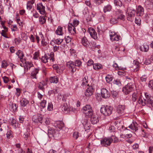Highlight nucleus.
Listing matches in <instances>:
<instances>
[{"instance_id": "f257e3e1", "label": "nucleus", "mask_w": 153, "mask_h": 153, "mask_svg": "<svg viewBox=\"0 0 153 153\" xmlns=\"http://www.w3.org/2000/svg\"><path fill=\"white\" fill-rule=\"evenodd\" d=\"M138 103L143 106L146 105L153 108V98L147 93L145 94V97H143L140 95L139 97Z\"/></svg>"}, {"instance_id": "f03ea898", "label": "nucleus", "mask_w": 153, "mask_h": 153, "mask_svg": "<svg viewBox=\"0 0 153 153\" xmlns=\"http://www.w3.org/2000/svg\"><path fill=\"white\" fill-rule=\"evenodd\" d=\"M81 64V61L79 60H76L74 62L72 61H69L67 63V66L70 69H71L72 73L75 71L76 66L79 67Z\"/></svg>"}, {"instance_id": "7ed1b4c3", "label": "nucleus", "mask_w": 153, "mask_h": 153, "mask_svg": "<svg viewBox=\"0 0 153 153\" xmlns=\"http://www.w3.org/2000/svg\"><path fill=\"white\" fill-rule=\"evenodd\" d=\"M113 107L111 106L106 105L102 106L100 109V112L105 116H108L112 113Z\"/></svg>"}, {"instance_id": "20e7f679", "label": "nucleus", "mask_w": 153, "mask_h": 153, "mask_svg": "<svg viewBox=\"0 0 153 153\" xmlns=\"http://www.w3.org/2000/svg\"><path fill=\"white\" fill-rule=\"evenodd\" d=\"M82 111L86 116H90L93 114L92 109L89 105H87L82 108Z\"/></svg>"}, {"instance_id": "39448f33", "label": "nucleus", "mask_w": 153, "mask_h": 153, "mask_svg": "<svg viewBox=\"0 0 153 153\" xmlns=\"http://www.w3.org/2000/svg\"><path fill=\"white\" fill-rule=\"evenodd\" d=\"M133 86V85L131 83H128L123 88V92L126 94H128L130 92L132 91Z\"/></svg>"}, {"instance_id": "423d86ee", "label": "nucleus", "mask_w": 153, "mask_h": 153, "mask_svg": "<svg viewBox=\"0 0 153 153\" xmlns=\"http://www.w3.org/2000/svg\"><path fill=\"white\" fill-rule=\"evenodd\" d=\"M48 134L49 137H56L59 134V131H55L54 129L50 128L48 130Z\"/></svg>"}, {"instance_id": "0eeeda50", "label": "nucleus", "mask_w": 153, "mask_h": 153, "mask_svg": "<svg viewBox=\"0 0 153 153\" xmlns=\"http://www.w3.org/2000/svg\"><path fill=\"white\" fill-rule=\"evenodd\" d=\"M110 39L112 41H118L120 39V36L117 35L116 33L111 31L109 33Z\"/></svg>"}, {"instance_id": "6e6552de", "label": "nucleus", "mask_w": 153, "mask_h": 153, "mask_svg": "<svg viewBox=\"0 0 153 153\" xmlns=\"http://www.w3.org/2000/svg\"><path fill=\"white\" fill-rule=\"evenodd\" d=\"M111 141L109 137L104 138L101 139V144L103 146L107 147L110 146L111 143Z\"/></svg>"}, {"instance_id": "1a4fd4ad", "label": "nucleus", "mask_w": 153, "mask_h": 153, "mask_svg": "<svg viewBox=\"0 0 153 153\" xmlns=\"http://www.w3.org/2000/svg\"><path fill=\"white\" fill-rule=\"evenodd\" d=\"M88 87L85 92V95L86 96L88 97L92 95L94 90L93 86H89V84H88Z\"/></svg>"}, {"instance_id": "9d476101", "label": "nucleus", "mask_w": 153, "mask_h": 153, "mask_svg": "<svg viewBox=\"0 0 153 153\" xmlns=\"http://www.w3.org/2000/svg\"><path fill=\"white\" fill-rule=\"evenodd\" d=\"M135 13V10L132 9L129 10L127 16V20L131 22L134 19Z\"/></svg>"}, {"instance_id": "9b49d317", "label": "nucleus", "mask_w": 153, "mask_h": 153, "mask_svg": "<svg viewBox=\"0 0 153 153\" xmlns=\"http://www.w3.org/2000/svg\"><path fill=\"white\" fill-rule=\"evenodd\" d=\"M101 93L102 97L104 98H107L110 95L109 91L106 89L105 88L101 89Z\"/></svg>"}, {"instance_id": "f8f14e48", "label": "nucleus", "mask_w": 153, "mask_h": 153, "mask_svg": "<svg viewBox=\"0 0 153 153\" xmlns=\"http://www.w3.org/2000/svg\"><path fill=\"white\" fill-rule=\"evenodd\" d=\"M125 106L122 105H119L117 107V112L120 116L122 115L124 113Z\"/></svg>"}, {"instance_id": "ddd939ff", "label": "nucleus", "mask_w": 153, "mask_h": 153, "mask_svg": "<svg viewBox=\"0 0 153 153\" xmlns=\"http://www.w3.org/2000/svg\"><path fill=\"white\" fill-rule=\"evenodd\" d=\"M33 121L35 123L38 124L42 122V117L41 116H33L32 118Z\"/></svg>"}, {"instance_id": "4468645a", "label": "nucleus", "mask_w": 153, "mask_h": 153, "mask_svg": "<svg viewBox=\"0 0 153 153\" xmlns=\"http://www.w3.org/2000/svg\"><path fill=\"white\" fill-rule=\"evenodd\" d=\"M16 54L18 56L19 58H20V60L21 62L23 63H26V61L25 60V59L23 58L24 54L22 51L18 50Z\"/></svg>"}, {"instance_id": "2eb2a0df", "label": "nucleus", "mask_w": 153, "mask_h": 153, "mask_svg": "<svg viewBox=\"0 0 153 153\" xmlns=\"http://www.w3.org/2000/svg\"><path fill=\"white\" fill-rule=\"evenodd\" d=\"M39 69L38 68H34L31 73L30 77L32 79H36L37 78V74L38 73Z\"/></svg>"}, {"instance_id": "dca6fc26", "label": "nucleus", "mask_w": 153, "mask_h": 153, "mask_svg": "<svg viewBox=\"0 0 153 153\" xmlns=\"http://www.w3.org/2000/svg\"><path fill=\"white\" fill-rule=\"evenodd\" d=\"M90 121L91 123L93 124H96L99 121V119L97 116L92 114L91 115Z\"/></svg>"}, {"instance_id": "f3484780", "label": "nucleus", "mask_w": 153, "mask_h": 153, "mask_svg": "<svg viewBox=\"0 0 153 153\" xmlns=\"http://www.w3.org/2000/svg\"><path fill=\"white\" fill-rule=\"evenodd\" d=\"M68 30L71 34L74 35L76 33V29L75 27L72 24H69L68 26Z\"/></svg>"}, {"instance_id": "a211bd4d", "label": "nucleus", "mask_w": 153, "mask_h": 153, "mask_svg": "<svg viewBox=\"0 0 153 153\" xmlns=\"http://www.w3.org/2000/svg\"><path fill=\"white\" fill-rule=\"evenodd\" d=\"M144 9L140 6H138L137 8L136 13L137 16H141L143 14Z\"/></svg>"}, {"instance_id": "6ab92c4d", "label": "nucleus", "mask_w": 153, "mask_h": 153, "mask_svg": "<svg viewBox=\"0 0 153 153\" xmlns=\"http://www.w3.org/2000/svg\"><path fill=\"white\" fill-rule=\"evenodd\" d=\"M134 131H136L138 130V124L136 122H133L128 127Z\"/></svg>"}, {"instance_id": "aec40b11", "label": "nucleus", "mask_w": 153, "mask_h": 153, "mask_svg": "<svg viewBox=\"0 0 153 153\" xmlns=\"http://www.w3.org/2000/svg\"><path fill=\"white\" fill-rule=\"evenodd\" d=\"M88 30L89 33L92 38L94 39L97 38V34L95 32L94 30L92 28L90 27L88 28Z\"/></svg>"}, {"instance_id": "412c9836", "label": "nucleus", "mask_w": 153, "mask_h": 153, "mask_svg": "<svg viewBox=\"0 0 153 153\" xmlns=\"http://www.w3.org/2000/svg\"><path fill=\"white\" fill-rule=\"evenodd\" d=\"M9 107L10 110L13 112L16 111L17 108L16 104L11 102L9 104Z\"/></svg>"}, {"instance_id": "4be33fe9", "label": "nucleus", "mask_w": 153, "mask_h": 153, "mask_svg": "<svg viewBox=\"0 0 153 153\" xmlns=\"http://www.w3.org/2000/svg\"><path fill=\"white\" fill-rule=\"evenodd\" d=\"M145 5L148 9H151L153 5V0H146Z\"/></svg>"}, {"instance_id": "5701e85b", "label": "nucleus", "mask_w": 153, "mask_h": 153, "mask_svg": "<svg viewBox=\"0 0 153 153\" xmlns=\"http://www.w3.org/2000/svg\"><path fill=\"white\" fill-rule=\"evenodd\" d=\"M82 123L83 125L85 131L88 132V130L90 128V123L86 120H85Z\"/></svg>"}, {"instance_id": "b1692460", "label": "nucleus", "mask_w": 153, "mask_h": 153, "mask_svg": "<svg viewBox=\"0 0 153 153\" xmlns=\"http://www.w3.org/2000/svg\"><path fill=\"white\" fill-rule=\"evenodd\" d=\"M118 13L117 14V19L124 20L125 19V16L123 14L121 10H118L117 12V13Z\"/></svg>"}, {"instance_id": "393cba45", "label": "nucleus", "mask_w": 153, "mask_h": 153, "mask_svg": "<svg viewBox=\"0 0 153 153\" xmlns=\"http://www.w3.org/2000/svg\"><path fill=\"white\" fill-rule=\"evenodd\" d=\"M54 126L57 128H58L59 129H61L64 126V123L63 122L60 121H56L54 123Z\"/></svg>"}, {"instance_id": "a878e982", "label": "nucleus", "mask_w": 153, "mask_h": 153, "mask_svg": "<svg viewBox=\"0 0 153 153\" xmlns=\"http://www.w3.org/2000/svg\"><path fill=\"white\" fill-rule=\"evenodd\" d=\"M81 42L82 44L85 47H87L89 45V42L85 37H83L82 39Z\"/></svg>"}, {"instance_id": "bb28decb", "label": "nucleus", "mask_w": 153, "mask_h": 153, "mask_svg": "<svg viewBox=\"0 0 153 153\" xmlns=\"http://www.w3.org/2000/svg\"><path fill=\"white\" fill-rule=\"evenodd\" d=\"M46 103V100H43L40 103V106L41 108V111L44 112L46 111V109H45V104Z\"/></svg>"}, {"instance_id": "cd10ccee", "label": "nucleus", "mask_w": 153, "mask_h": 153, "mask_svg": "<svg viewBox=\"0 0 153 153\" xmlns=\"http://www.w3.org/2000/svg\"><path fill=\"white\" fill-rule=\"evenodd\" d=\"M140 49L141 51L147 52L149 50V46L146 44H144L140 47Z\"/></svg>"}, {"instance_id": "c85d7f7f", "label": "nucleus", "mask_w": 153, "mask_h": 153, "mask_svg": "<svg viewBox=\"0 0 153 153\" xmlns=\"http://www.w3.org/2000/svg\"><path fill=\"white\" fill-rule=\"evenodd\" d=\"M22 106L25 107L29 103V101L25 98H22L20 101Z\"/></svg>"}, {"instance_id": "c756f323", "label": "nucleus", "mask_w": 153, "mask_h": 153, "mask_svg": "<svg viewBox=\"0 0 153 153\" xmlns=\"http://www.w3.org/2000/svg\"><path fill=\"white\" fill-rule=\"evenodd\" d=\"M134 65L133 66V68H135L134 71V72H136L139 70L138 67H139V62L137 60H134Z\"/></svg>"}, {"instance_id": "7c9ffc66", "label": "nucleus", "mask_w": 153, "mask_h": 153, "mask_svg": "<svg viewBox=\"0 0 153 153\" xmlns=\"http://www.w3.org/2000/svg\"><path fill=\"white\" fill-rule=\"evenodd\" d=\"M56 33L58 35H62L63 34L62 27L61 26H59L56 31Z\"/></svg>"}, {"instance_id": "2f4dec72", "label": "nucleus", "mask_w": 153, "mask_h": 153, "mask_svg": "<svg viewBox=\"0 0 153 153\" xmlns=\"http://www.w3.org/2000/svg\"><path fill=\"white\" fill-rule=\"evenodd\" d=\"M62 110L64 111L66 113L68 112L69 109L66 103L64 104L61 106Z\"/></svg>"}, {"instance_id": "473e14b6", "label": "nucleus", "mask_w": 153, "mask_h": 153, "mask_svg": "<svg viewBox=\"0 0 153 153\" xmlns=\"http://www.w3.org/2000/svg\"><path fill=\"white\" fill-rule=\"evenodd\" d=\"M49 81L51 83H56L58 82V79L56 76L51 77L50 78Z\"/></svg>"}, {"instance_id": "72a5a7b5", "label": "nucleus", "mask_w": 153, "mask_h": 153, "mask_svg": "<svg viewBox=\"0 0 153 153\" xmlns=\"http://www.w3.org/2000/svg\"><path fill=\"white\" fill-rule=\"evenodd\" d=\"M112 9V7L110 4H108L105 6L103 11L104 13H106L107 12L110 11Z\"/></svg>"}, {"instance_id": "f704fd0d", "label": "nucleus", "mask_w": 153, "mask_h": 153, "mask_svg": "<svg viewBox=\"0 0 153 153\" xmlns=\"http://www.w3.org/2000/svg\"><path fill=\"white\" fill-rule=\"evenodd\" d=\"M93 67L94 70H98L102 69V66L100 64L97 63L93 65Z\"/></svg>"}, {"instance_id": "c9c22d12", "label": "nucleus", "mask_w": 153, "mask_h": 153, "mask_svg": "<svg viewBox=\"0 0 153 153\" xmlns=\"http://www.w3.org/2000/svg\"><path fill=\"white\" fill-rule=\"evenodd\" d=\"M4 30H2L1 32V35L6 38H8L9 37L7 35L6 32L7 31V28L4 27Z\"/></svg>"}, {"instance_id": "e433bc0d", "label": "nucleus", "mask_w": 153, "mask_h": 153, "mask_svg": "<svg viewBox=\"0 0 153 153\" xmlns=\"http://www.w3.org/2000/svg\"><path fill=\"white\" fill-rule=\"evenodd\" d=\"M39 21L41 24H43L46 22V19L44 16H40L39 18Z\"/></svg>"}, {"instance_id": "4c0bfd02", "label": "nucleus", "mask_w": 153, "mask_h": 153, "mask_svg": "<svg viewBox=\"0 0 153 153\" xmlns=\"http://www.w3.org/2000/svg\"><path fill=\"white\" fill-rule=\"evenodd\" d=\"M45 85V83L44 82H40L38 84V88L39 89L43 91L44 89V86Z\"/></svg>"}, {"instance_id": "58836bf2", "label": "nucleus", "mask_w": 153, "mask_h": 153, "mask_svg": "<svg viewBox=\"0 0 153 153\" xmlns=\"http://www.w3.org/2000/svg\"><path fill=\"white\" fill-rule=\"evenodd\" d=\"M48 57L46 55L42 57L41 60L44 63H46L48 62Z\"/></svg>"}, {"instance_id": "ea45409f", "label": "nucleus", "mask_w": 153, "mask_h": 153, "mask_svg": "<svg viewBox=\"0 0 153 153\" xmlns=\"http://www.w3.org/2000/svg\"><path fill=\"white\" fill-rule=\"evenodd\" d=\"M109 138L111 139V143L112 142L114 143H117L118 141V140L117 138L115 136H112L110 137H109Z\"/></svg>"}, {"instance_id": "a19ab883", "label": "nucleus", "mask_w": 153, "mask_h": 153, "mask_svg": "<svg viewBox=\"0 0 153 153\" xmlns=\"http://www.w3.org/2000/svg\"><path fill=\"white\" fill-rule=\"evenodd\" d=\"M63 39H57L54 40V42L57 45L60 44L63 41Z\"/></svg>"}, {"instance_id": "79ce46f5", "label": "nucleus", "mask_w": 153, "mask_h": 153, "mask_svg": "<svg viewBox=\"0 0 153 153\" xmlns=\"http://www.w3.org/2000/svg\"><path fill=\"white\" fill-rule=\"evenodd\" d=\"M114 3L116 5L119 6H121L122 5V3L121 1L119 0H114Z\"/></svg>"}, {"instance_id": "37998d69", "label": "nucleus", "mask_w": 153, "mask_h": 153, "mask_svg": "<svg viewBox=\"0 0 153 153\" xmlns=\"http://www.w3.org/2000/svg\"><path fill=\"white\" fill-rule=\"evenodd\" d=\"M37 10H39L42 9H45V7L41 3H39L37 4Z\"/></svg>"}, {"instance_id": "c03bdc74", "label": "nucleus", "mask_w": 153, "mask_h": 153, "mask_svg": "<svg viewBox=\"0 0 153 153\" xmlns=\"http://www.w3.org/2000/svg\"><path fill=\"white\" fill-rule=\"evenodd\" d=\"M6 135L7 137L8 138H10L13 137L12 131L10 130H8Z\"/></svg>"}, {"instance_id": "a18cd8bd", "label": "nucleus", "mask_w": 153, "mask_h": 153, "mask_svg": "<svg viewBox=\"0 0 153 153\" xmlns=\"http://www.w3.org/2000/svg\"><path fill=\"white\" fill-rule=\"evenodd\" d=\"M88 78L87 76H85L82 81V85H85L88 82V80H87Z\"/></svg>"}, {"instance_id": "49530a36", "label": "nucleus", "mask_w": 153, "mask_h": 153, "mask_svg": "<svg viewBox=\"0 0 153 153\" xmlns=\"http://www.w3.org/2000/svg\"><path fill=\"white\" fill-rule=\"evenodd\" d=\"M25 63H26L27 70L30 69L31 68L33 67V65L31 62H27V63L26 62Z\"/></svg>"}, {"instance_id": "de8ad7c7", "label": "nucleus", "mask_w": 153, "mask_h": 153, "mask_svg": "<svg viewBox=\"0 0 153 153\" xmlns=\"http://www.w3.org/2000/svg\"><path fill=\"white\" fill-rule=\"evenodd\" d=\"M111 94L114 98H116L118 97V93L116 91H111Z\"/></svg>"}, {"instance_id": "09e8293b", "label": "nucleus", "mask_w": 153, "mask_h": 153, "mask_svg": "<svg viewBox=\"0 0 153 153\" xmlns=\"http://www.w3.org/2000/svg\"><path fill=\"white\" fill-rule=\"evenodd\" d=\"M11 125L14 128H16L18 126V124L16 123V120H12Z\"/></svg>"}, {"instance_id": "8fccbe9b", "label": "nucleus", "mask_w": 153, "mask_h": 153, "mask_svg": "<svg viewBox=\"0 0 153 153\" xmlns=\"http://www.w3.org/2000/svg\"><path fill=\"white\" fill-rule=\"evenodd\" d=\"M47 109L49 111H51L53 110V105L51 102L48 103Z\"/></svg>"}, {"instance_id": "3c124183", "label": "nucleus", "mask_w": 153, "mask_h": 153, "mask_svg": "<svg viewBox=\"0 0 153 153\" xmlns=\"http://www.w3.org/2000/svg\"><path fill=\"white\" fill-rule=\"evenodd\" d=\"M113 67L116 70L122 69L123 68H122L121 67L118 66V65L116 63L114 64L113 65Z\"/></svg>"}, {"instance_id": "603ef678", "label": "nucleus", "mask_w": 153, "mask_h": 153, "mask_svg": "<svg viewBox=\"0 0 153 153\" xmlns=\"http://www.w3.org/2000/svg\"><path fill=\"white\" fill-rule=\"evenodd\" d=\"M105 79L106 81L108 83H110V82L112 80V78L109 75H108L105 77Z\"/></svg>"}, {"instance_id": "864d4df0", "label": "nucleus", "mask_w": 153, "mask_h": 153, "mask_svg": "<svg viewBox=\"0 0 153 153\" xmlns=\"http://www.w3.org/2000/svg\"><path fill=\"white\" fill-rule=\"evenodd\" d=\"M73 135L74 138L76 139L79 137L80 134L78 132H75L73 133Z\"/></svg>"}, {"instance_id": "5fc2aeb1", "label": "nucleus", "mask_w": 153, "mask_h": 153, "mask_svg": "<svg viewBox=\"0 0 153 153\" xmlns=\"http://www.w3.org/2000/svg\"><path fill=\"white\" fill-rule=\"evenodd\" d=\"M137 94L136 93H133L132 95L131 100L133 102H135L137 98Z\"/></svg>"}, {"instance_id": "6e6d98bb", "label": "nucleus", "mask_w": 153, "mask_h": 153, "mask_svg": "<svg viewBox=\"0 0 153 153\" xmlns=\"http://www.w3.org/2000/svg\"><path fill=\"white\" fill-rule=\"evenodd\" d=\"M122 69H120V70H121V71H118V74L119 75L122 76V75H124L125 74V73L124 71V68H123Z\"/></svg>"}, {"instance_id": "4d7b16f0", "label": "nucleus", "mask_w": 153, "mask_h": 153, "mask_svg": "<svg viewBox=\"0 0 153 153\" xmlns=\"http://www.w3.org/2000/svg\"><path fill=\"white\" fill-rule=\"evenodd\" d=\"M8 65L6 62L3 61L1 63V67L4 68H6L7 67V66Z\"/></svg>"}, {"instance_id": "13d9d810", "label": "nucleus", "mask_w": 153, "mask_h": 153, "mask_svg": "<svg viewBox=\"0 0 153 153\" xmlns=\"http://www.w3.org/2000/svg\"><path fill=\"white\" fill-rule=\"evenodd\" d=\"M79 22L76 19H74L73 22V25L74 27H76L79 24Z\"/></svg>"}, {"instance_id": "bf43d9fd", "label": "nucleus", "mask_w": 153, "mask_h": 153, "mask_svg": "<svg viewBox=\"0 0 153 153\" xmlns=\"http://www.w3.org/2000/svg\"><path fill=\"white\" fill-rule=\"evenodd\" d=\"M44 123L46 125H48L50 123V119L48 118H45L44 120Z\"/></svg>"}, {"instance_id": "052dcab7", "label": "nucleus", "mask_w": 153, "mask_h": 153, "mask_svg": "<svg viewBox=\"0 0 153 153\" xmlns=\"http://www.w3.org/2000/svg\"><path fill=\"white\" fill-rule=\"evenodd\" d=\"M149 87L152 89H153V80H151L149 81Z\"/></svg>"}, {"instance_id": "680f3d73", "label": "nucleus", "mask_w": 153, "mask_h": 153, "mask_svg": "<svg viewBox=\"0 0 153 153\" xmlns=\"http://www.w3.org/2000/svg\"><path fill=\"white\" fill-rule=\"evenodd\" d=\"M65 39L67 43H69L71 41V38L69 36L65 37Z\"/></svg>"}, {"instance_id": "e2e57ef3", "label": "nucleus", "mask_w": 153, "mask_h": 153, "mask_svg": "<svg viewBox=\"0 0 153 153\" xmlns=\"http://www.w3.org/2000/svg\"><path fill=\"white\" fill-rule=\"evenodd\" d=\"M89 16H90L89 17L88 19H87V20H88L89 21H91L92 18L95 15L93 13L91 12L89 13Z\"/></svg>"}, {"instance_id": "0e129e2a", "label": "nucleus", "mask_w": 153, "mask_h": 153, "mask_svg": "<svg viewBox=\"0 0 153 153\" xmlns=\"http://www.w3.org/2000/svg\"><path fill=\"white\" fill-rule=\"evenodd\" d=\"M2 78L4 82L5 83H7L9 80L8 78L6 76H4Z\"/></svg>"}, {"instance_id": "69168bd1", "label": "nucleus", "mask_w": 153, "mask_h": 153, "mask_svg": "<svg viewBox=\"0 0 153 153\" xmlns=\"http://www.w3.org/2000/svg\"><path fill=\"white\" fill-rule=\"evenodd\" d=\"M58 99H59V100L61 99L62 98V100L63 101H65L66 100L65 97L62 95L61 94H59L58 97Z\"/></svg>"}, {"instance_id": "338daca9", "label": "nucleus", "mask_w": 153, "mask_h": 153, "mask_svg": "<svg viewBox=\"0 0 153 153\" xmlns=\"http://www.w3.org/2000/svg\"><path fill=\"white\" fill-rule=\"evenodd\" d=\"M117 19L114 18H112L110 20V22L112 24L116 23L117 22Z\"/></svg>"}, {"instance_id": "774afa93", "label": "nucleus", "mask_w": 153, "mask_h": 153, "mask_svg": "<svg viewBox=\"0 0 153 153\" xmlns=\"http://www.w3.org/2000/svg\"><path fill=\"white\" fill-rule=\"evenodd\" d=\"M109 130L111 132H114L115 131V128L114 126H111L109 127Z\"/></svg>"}]
</instances>
